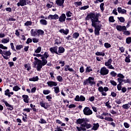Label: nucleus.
<instances>
[{
    "label": "nucleus",
    "mask_w": 131,
    "mask_h": 131,
    "mask_svg": "<svg viewBox=\"0 0 131 131\" xmlns=\"http://www.w3.org/2000/svg\"><path fill=\"white\" fill-rule=\"evenodd\" d=\"M99 17H100V13H97L95 12H91L88 14L85 17V20H91L92 26H95V25H98L101 21L99 20Z\"/></svg>",
    "instance_id": "f257e3e1"
},
{
    "label": "nucleus",
    "mask_w": 131,
    "mask_h": 131,
    "mask_svg": "<svg viewBox=\"0 0 131 131\" xmlns=\"http://www.w3.org/2000/svg\"><path fill=\"white\" fill-rule=\"evenodd\" d=\"M89 121L90 120L87 118H79L76 120V123H77V124H81V127L89 129L92 127V125L91 124L87 123V122H89Z\"/></svg>",
    "instance_id": "f03ea898"
},
{
    "label": "nucleus",
    "mask_w": 131,
    "mask_h": 131,
    "mask_svg": "<svg viewBox=\"0 0 131 131\" xmlns=\"http://www.w3.org/2000/svg\"><path fill=\"white\" fill-rule=\"evenodd\" d=\"M34 59L35 61L33 63L34 66H36L37 71H40V70L42 68V66H45V65L48 63L47 60H43L41 61L36 57H34Z\"/></svg>",
    "instance_id": "7ed1b4c3"
},
{
    "label": "nucleus",
    "mask_w": 131,
    "mask_h": 131,
    "mask_svg": "<svg viewBox=\"0 0 131 131\" xmlns=\"http://www.w3.org/2000/svg\"><path fill=\"white\" fill-rule=\"evenodd\" d=\"M94 78L92 77H89L88 79H86L83 82V85H89L91 84L93 85V84H95V82H94Z\"/></svg>",
    "instance_id": "20e7f679"
},
{
    "label": "nucleus",
    "mask_w": 131,
    "mask_h": 131,
    "mask_svg": "<svg viewBox=\"0 0 131 131\" xmlns=\"http://www.w3.org/2000/svg\"><path fill=\"white\" fill-rule=\"evenodd\" d=\"M93 27H94V33L96 35H100V31L101 30V25H95V26H92Z\"/></svg>",
    "instance_id": "39448f33"
},
{
    "label": "nucleus",
    "mask_w": 131,
    "mask_h": 131,
    "mask_svg": "<svg viewBox=\"0 0 131 131\" xmlns=\"http://www.w3.org/2000/svg\"><path fill=\"white\" fill-rule=\"evenodd\" d=\"M12 55V53H11V51H3V54L2 56L4 58V59H5V60H8L9 59V57Z\"/></svg>",
    "instance_id": "423d86ee"
},
{
    "label": "nucleus",
    "mask_w": 131,
    "mask_h": 131,
    "mask_svg": "<svg viewBox=\"0 0 131 131\" xmlns=\"http://www.w3.org/2000/svg\"><path fill=\"white\" fill-rule=\"evenodd\" d=\"M83 112L84 114V115H87V116H90V115H92V114H93V111L91 110V109L86 106L85 107L83 110Z\"/></svg>",
    "instance_id": "0eeeda50"
},
{
    "label": "nucleus",
    "mask_w": 131,
    "mask_h": 131,
    "mask_svg": "<svg viewBox=\"0 0 131 131\" xmlns=\"http://www.w3.org/2000/svg\"><path fill=\"white\" fill-rule=\"evenodd\" d=\"M112 58H110L107 61L105 62V66H106L108 69H115L112 64Z\"/></svg>",
    "instance_id": "6e6552de"
},
{
    "label": "nucleus",
    "mask_w": 131,
    "mask_h": 131,
    "mask_svg": "<svg viewBox=\"0 0 131 131\" xmlns=\"http://www.w3.org/2000/svg\"><path fill=\"white\" fill-rule=\"evenodd\" d=\"M108 73H109V70L107 69L105 67L101 68L100 70V74L101 75H107Z\"/></svg>",
    "instance_id": "1a4fd4ad"
},
{
    "label": "nucleus",
    "mask_w": 131,
    "mask_h": 131,
    "mask_svg": "<svg viewBox=\"0 0 131 131\" xmlns=\"http://www.w3.org/2000/svg\"><path fill=\"white\" fill-rule=\"evenodd\" d=\"M27 5V0H19L18 3H17V7H24Z\"/></svg>",
    "instance_id": "9d476101"
},
{
    "label": "nucleus",
    "mask_w": 131,
    "mask_h": 131,
    "mask_svg": "<svg viewBox=\"0 0 131 131\" xmlns=\"http://www.w3.org/2000/svg\"><path fill=\"white\" fill-rule=\"evenodd\" d=\"M58 21L61 22V23L65 22L66 20V15L64 13L61 14V15L58 17Z\"/></svg>",
    "instance_id": "9b49d317"
},
{
    "label": "nucleus",
    "mask_w": 131,
    "mask_h": 131,
    "mask_svg": "<svg viewBox=\"0 0 131 131\" xmlns=\"http://www.w3.org/2000/svg\"><path fill=\"white\" fill-rule=\"evenodd\" d=\"M50 51L51 52V53H52V54H56L57 55H60V54H59V53H58L57 50H58V47H51L50 48Z\"/></svg>",
    "instance_id": "f8f14e48"
},
{
    "label": "nucleus",
    "mask_w": 131,
    "mask_h": 131,
    "mask_svg": "<svg viewBox=\"0 0 131 131\" xmlns=\"http://www.w3.org/2000/svg\"><path fill=\"white\" fill-rule=\"evenodd\" d=\"M47 84L48 86L52 88V86H57L58 85V83L56 81H49L47 82Z\"/></svg>",
    "instance_id": "ddd939ff"
},
{
    "label": "nucleus",
    "mask_w": 131,
    "mask_h": 131,
    "mask_svg": "<svg viewBox=\"0 0 131 131\" xmlns=\"http://www.w3.org/2000/svg\"><path fill=\"white\" fill-rule=\"evenodd\" d=\"M48 19H51V20H57V19H59V15H58V14H50L48 16Z\"/></svg>",
    "instance_id": "4468645a"
},
{
    "label": "nucleus",
    "mask_w": 131,
    "mask_h": 131,
    "mask_svg": "<svg viewBox=\"0 0 131 131\" xmlns=\"http://www.w3.org/2000/svg\"><path fill=\"white\" fill-rule=\"evenodd\" d=\"M3 102L4 103V104H5V105L6 106V107H9V110H10L11 111H12V110H14V107H13V105L9 104V103H8V102L3 100Z\"/></svg>",
    "instance_id": "2eb2a0df"
},
{
    "label": "nucleus",
    "mask_w": 131,
    "mask_h": 131,
    "mask_svg": "<svg viewBox=\"0 0 131 131\" xmlns=\"http://www.w3.org/2000/svg\"><path fill=\"white\" fill-rule=\"evenodd\" d=\"M64 2H65V0H56L55 3L57 6L63 7Z\"/></svg>",
    "instance_id": "dca6fc26"
},
{
    "label": "nucleus",
    "mask_w": 131,
    "mask_h": 131,
    "mask_svg": "<svg viewBox=\"0 0 131 131\" xmlns=\"http://www.w3.org/2000/svg\"><path fill=\"white\" fill-rule=\"evenodd\" d=\"M116 29L118 30V31H123V30H126V27H125V26H117Z\"/></svg>",
    "instance_id": "f3484780"
},
{
    "label": "nucleus",
    "mask_w": 131,
    "mask_h": 131,
    "mask_svg": "<svg viewBox=\"0 0 131 131\" xmlns=\"http://www.w3.org/2000/svg\"><path fill=\"white\" fill-rule=\"evenodd\" d=\"M117 11L119 13V14H126V10L125 9H122L121 7H118Z\"/></svg>",
    "instance_id": "a211bd4d"
},
{
    "label": "nucleus",
    "mask_w": 131,
    "mask_h": 131,
    "mask_svg": "<svg viewBox=\"0 0 131 131\" xmlns=\"http://www.w3.org/2000/svg\"><path fill=\"white\" fill-rule=\"evenodd\" d=\"M22 97L25 103H26V104H28V103H29V96H28V95H24Z\"/></svg>",
    "instance_id": "6ab92c4d"
},
{
    "label": "nucleus",
    "mask_w": 131,
    "mask_h": 131,
    "mask_svg": "<svg viewBox=\"0 0 131 131\" xmlns=\"http://www.w3.org/2000/svg\"><path fill=\"white\" fill-rule=\"evenodd\" d=\"M70 71V72H74V70L72 68H70L69 65H66L64 66V71Z\"/></svg>",
    "instance_id": "aec40b11"
},
{
    "label": "nucleus",
    "mask_w": 131,
    "mask_h": 131,
    "mask_svg": "<svg viewBox=\"0 0 131 131\" xmlns=\"http://www.w3.org/2000/svg\"><path fill=\"white\" fill-rule=\"evenodd\" d=\"M100 127V125L98 123H94L93 126L91 128L92 130H98V129Z\"/></svg>",
    "instance_id": "412c9836"
},
{
    "label": "nucleus",
    "mask_w": 131,
    "mask_h": 131,
    "mask_svg": "<svg viewBox=\"0 0 131 131\" xmlns=\"http://www.w3.org/2000/svg\"><path fill=\"white\" fill-rule=\"evenodd\" d=\"M130 105H131V101H130L127 104H123L122 105V108L123 109H125V110H127V109H129V108L130 107Z\"/></svg>",
    "instance_id": "4be33fe9"
},
{
    "label": "nucleus",
    "mask_w": 131,
    "mask_h": 131,
    "mask_svg": "<svg viewBox=\"0 0 131 131\" xmlns=\"http://www.w3.org/2000/svg\"><path fill=\"white\" fill-rule=\"evenodd\" d=\"M39 105L41 106V107H42L45 109H48V106L46 105H48V103L45 102L43 101H41L39 102Z\"/></svg>",
    "instance_id": "5701e85b"
},
{
    "label": "nucleus",
    "mask_w": 131,
    "mask_h": 131,
    "mask_svg": "<svg viewBox=\"0 0 131 131\" xmlns=\"http://www.w3.org/2000/svg\"><path fill=\"white\" fill-rule=\"evenodd\" d=\"M31 34L32 36H38V33H37V30H34V29H32L31 30Z\"/></svg>",
    "instance_id": "b1692460"
},
{
    "label": "nucleus",
    "mask_w": 131,
    "mask_h": 131,
    "mask_svg": "<svg viewBox=\"0 0 131 131\" xmlns=\"http://www.w3.org/2000/svg\"><path fill=\"white\" fill-rule=\"evenodd\" d=\"M49 58V54H48V52H45L44 54L41 56V59L42 61H43V60H47Z\"/></svg>",
    "instance_id": "393cba45"
},
{
    "label": "nucleus",
    "mask_w": 131,
    "mask_h": 131,
    "mask_svg": "<svg viewBox=\"0 0 131 131\" xmlns=\"http://www.w3.org/2000/svg\"><path fill=\"white\" fill-rule=\"evenodd\" d=\"M59 32H60V33H63V34H66V35H67L69 33V30H68V29H66V30L60 29L59 30Z\"/></svg>",
    "instance_id": "a878e982"
},
{
    "label": "nucleus",
    "mask_w": 131,
    "mask_h": 131,
    "mask_svg": "<svg viewBox=\"0 0 131 131\" xmlns=\"http://www.w3.org/2000/svg\"><path fill=\"white\" fill-rule=\"evenodd\" d=\"M117 77H119V78H117V80L118 82H119V79H124V76L122 74L119 73L117 75Z\"/></svg>",
    "instance_id": "bb28decb"
},
{
    "label": "nucleus",
    "mask_w": 131,
    "mask_h": 131,
    "mask_svg": "<svg viewBox=\"0 0 131 131\" xmlns=\"http://www.w3.org/2000/svg\"><path fill=\"white\" fill-rule=\"evenodd\" d=\"M1 42L2 43H8V42H10V38L9 37L3 38L2 39Z\"/></svg>",
    "instance_id": "cd10ccee"
},
{
    "label": "nucleus",
    "mask_w": 131,
    "mask_h": 131,
    "mask_svg": "<svg viewBox=\"0 0 131 131\" xmlns=\"http://www.w3.org/2000/svg\"><path fill=\"white\" fill-rule=\"evenodd\" d=\"M64 52H65V49H64V48L62 47H59L58 48V52H57V53H58V54H63Z\"/></svg>",
    "instance_id": "c85d7f7f"
},
{
    "label": "nucleus",
    "mask_w": 131,
    "mask_h": 131,
    "mask_svg": "<svg viewBox=\"0 0 131 131\" xmlns=\"http://www.w3.org/2000/svg\"><path fill=\"white\" fill-rule=\"evenodd\" d=\"M95 55L96 56H102V57H104V56H105V52H104V51L97 52L95 53Z\"/></svg>",
    "instance_id": "c756f323"
},
{
    "label": "nucleus",
    "mask_w": 131,
    "mask_h": 131,
    "mask_svg": "<svg viewBox=\"0 0 131 131\" xmlns=\"http://www.w3.org/2000/svg\"><path fill=\"white\" fill-rule=\"evenodd\" d=\"M119 113L118 111L115 112L114 110H110V113H111V114H118V115H120L121 113V111H120V110H119Z\"/></svg>",
    "instance_id": "7c9ffc66"
},
{
    "label": "nucleus",
    "mask_w": 131,
    "mask_h": 131,
    "mask_svg": "<svg viewBox=\"0 0 131 131\" xmlns=\"http://www.w3.org/2000/svg\"><path fill=\"white\" fill-rule=\"evenodd\" d=\"M29 81H37L38 80V76L33 77L32 78H29Z\"/></svg>",
    "instance_id": "2f4dec72"
},
{
    "label": "nucleus",
    "mask_w": 131,
    "mask_h": 131,
    "mask_svg": "<svg viewBox=\"0 0 131 131\" xmlns=\"http://www.w3.org/2000/svg\"><path fill=\"white\" fill-rule=\"evenodd\" d=\"M54 90V93L55 94H59V93H60V88H59V86H55L53 88Z\"/></svg>",
    "instance_id": "473e14b6"
},
{
    "label": "nucleus",
    "mask_w": 131,
    "mask_h": 131,
    "mask_svg": "<svg viewBox=\"0 0 131 131\" xmlns=\"http://www.w3.org/2000/svg\"><path fill=\"white\" fill-rule=\"evenodd\" d=\"M40 23L42 25H48V21L46 19H41L40 20Z\"/></svg>",
    "instance_id": "72a5a7b5"
},
{
    "label": "nucleus",
    "mask_w": 131,
    "mask_h": 131,
    "mask_svg": "<svg viewBox=\"0 0 131 131\" xmlns=\"http://www.w3.org/2000/svg\"><path fill=\"white\" fill-rule=\"evenodd\" d=\"M37 32L38 33V36L39 37V35H43L45 32L42 31V30H38L37 31Z\"/></svg>",
    "instance_id": "f704fd0d"
},
{
    "label": "nucleus",
    "mask_w": 131,
    "mask_h": 131,
    "mask_svg": "<svg viewBox=\"0 0 131 131\" xmlns=\"http://www.w3.org/2000/svg\"><path fill=\"white\" fill-rule=\"evenodd\" d=\"M79 37V34L78 32H75L73 34V38H75V39L78 38Z\"/></svg>",
    "instance_id": "c9c22d12"
},
{
    "label": "nucleus",
    "mask_w": 131,
    "mask_h": 131,
    "mask_svg": "<svg viewBox=\"0 0 131 131\" xmlns=\"http://www.w3.org/2000/svg\"><path fill=\"white\" fill-rule=\"evenodd\" d=\"M130 55H128L127 56H126L125 59V62H126V63H130Z\"/></svg>",
    "instance_id": "e433bc0d"
},
{
    "label": "nucleus",
    "mask_w": 131,
    "mask_h": 131,
    "mask_svg": "<svg viewBox=\"0 0 131 131\" xmlns=\"http://www.w3.org/2000/svg\"><path fill=\"white\" fill-rule=\"evenodd\" d=\"M93 71V69H92V68L91 67H87L85 70L86 73H89V72H91Z\"/></svg>",
    "instance_id": "4c0bfd02"
},
{
    "label": "nucleus",
    "mask_w": 131,
    "mask_h": 131,
    "mask_svg": "<svg viewBox=\"0 0 131 131\" xmlns=\"http://www.w3.org/2000/svg\"><path fill=\"white\" fill-rule=\"evenodd\" d=\"M43 95H49L51 94V90H43Z\"/></svg>",
    "instance_id": "58836bf2"
},
{
    "label": "nucleus",
    "mask_w": 131,
    "mask_h": 131,
    "mask_svg": "<svg viewBox=\"0 0 131 131\" xmlns=\"http://www.w3.org/2000/svg\"><path fill=\"white\" fill-rule=\"evenodd\" d=\"M32 25V21H27L25 23V26H31Z\"/></svg>",
    "instance_id": "ea45409f"
},
{
    "label": "nucleus",
    "mask_w": 131,
    "mask_h": 131,
    "mask_svg": "<svg viewBox=\"0 0 131 131\" xmlns=\"http://www.w3.org/2000/svg\"><path fill=\"white\" fill-rule=\"evenodd\" d=\"M19 90H21V88L18 86H15L13 88V91H14L15 92H18Z\"/></svg>",
    "instance_id": "a19ab883"
},
{
    "label": "nucleus",
    "mask_w": 131,
    "mask_h": 131,
    "mask_svg": "<svg viewBox=\"0 0 131 131\" xmlns=\"http://www.w3.org/2000/svg\"><path fill=\"white\" fill-rule=\"evenodd\" d=\"M57 79L59 82H62L63 81V78L61 76H57Z\"/></svg>",
    "instance_id": "79ce46f5"
},
{
    "label": "nucleus",
    "mask_w": 131,
    "mask_h": 131,
    "mask_svg": "<svg viewBox=\"0 0 131 131\" xmlns=\"http://www.w3.org/2000/svg\"><path fill=\"white\" fill-rule=\"evenodd\" d=\"M119 82V84L117 85L118 90L121 91V89L122 88L121 85H122V84L120 82Z\"/></svg>",
    "instance_id": "37998d69"
},
{
    "label": "nucleus",
    "mask_w": 131,
    "mask_h": 131,
    "mask_svg": "<svg viewBox=\"0 0 131 131\" xmlns=\"http://www.w3.org/2000/svg\"><path fill=\"white\" fill-rule=\"evenodd\" d=\"M39 123L42 124H46L47 123V121L46 120L43 119V118H41L40 120L39 121Z\"/></svg>",
    "instance_id": "c03bdc74"
},
{
    "label": "nucleus",
    "mask_w": 131,
    "mask_h": 131,
    "mask_svg": "<svg viewBox=\"0 0 131 131\" xmlns=\"http://www.w3.org/2000/svg\"><path fill=\"white\" fill-rule=\"evenodd\" d=\"M105 105L107 108H108V109H111V108H112V106L110 105V103H109V101L105 102Z\"/></svg>",
    "instance_id": "a18cd8bd"
},
{
    "label": "nucleus",
    "mask_w": 131,
    "mask_h": 131,
    "mask_svg": "<svg viewBox=\"0 0 131 131\" xmlns=\"http://www.w3.org/2000/svg\"><path fill=\"white\" fill-rule=\"evenodd\" d=\"M126 42L127 45H129L131 43V37H128L126 39Z\"/></svg>",
    "instance_id": "49530a36"
},
{
    "label": "nucleus",
    "mask_w": 131,
    "mask_h": 131,
    "mask_svg": "<svg viewBox=\"0 0 131 131\" xmlns=\"http://www.w3.org/2000/svg\"><path fill=\"white\" fill-rule=\"evenodd\" d=\"M105 120L106 121H113V118L111 117H105L104 118Z\"/></svg>",
    "instance_id": "de8ad7c7"
},
{
    "label": "nucleus",
    "mask_w": 131,
    "mask_h": 131,
    "mask_svg": "<svg viewBox=\"0 0 131 131\" xmlns=\"http://www.w3.org/2000/svg\"><path fill=\"white\" fill-rule=\"evenodd\" d=\"M74 5L76 7H78L79 6H81L82 3H81V2H77L74 3Z\"/></svg>",
    "instance_id": "09e8293b"
},
{
    "label": "nucleus",
    "mask_w": 131,
    "mask_h": 131,
    "mask_svg": "<svg viewBox=\"0 0 131 131\" xmlns=\"http://www.w3.org/2000/svg\"><path fill=\"white\" fill-rule=\"evenodd\" d=\"M110 74L112 77H116V75H117V73H116L114 71H112L110 73Z\"/></svg>",
    "instance_id": "8fccbe9b"
},
{
    "label": "nucleus",
    "mask_w": 131,
    "mask_h": 131,
    "mask_svg": "<svg viewBox=\"0 0 131 131\" xmlns=\"http://www.w3.org/2000/svg\"><path fill=\"white\" fill-rule=\"evenodd\" d=\"M104 47L106 49H109V48H111V45L108 42H106L104 43Z\"/></svg>",
    "instance_id": "3c124183"
},
{
    "label": "nucleus",
    "mask_w": 131,
    "mask_h": 131,
    "mask_svg": "<svg viewBox=\"0 0 131 131\" xmlns=\"http://www.w3.org/2000/svg\"><path fill=\"white\" fill-rule=\"evenodd\" d=\"M110 83L112 85H114V86H116V85H117V83H116L114 80H111Z\"/></svg>",
    "instance_id": "603ef678"
},
{
    "label": "nucleus",
    "mask_w": 131,
    "mask_h": 131,
    "mask_svg": "<svg viewBox=\"0 0 131 131\" xmlns=\"http://www.w3.org/2000/svg\"><path fill=\"white\" fill-rule=\"evenodd\" d=\"M41 51V48L40 47H38L37 49L35 51V53L38 54V53H40Z\"/></svg>",
    "instance_id": "864d4df0"
},
{
    "label": "nucleus",
    "mask_w": 131,
    "mask_h": 131,
    "mask_svg": "<svg viewBox=\"0 0 131 131\" xmlns=\"http://www.w3.org/2000/svg\"><path fill=\"white\" fill-rule=\"evenodd\" d=\"M118 20H119L120 22L123 23L125 21L124 17H118Z\"/></svg>",
    "instance_id": "5fc2aeb1"
},
{
    "label": "nucleus",
    "mask_w": 131,
    "mask_h": 131,
    "mask_svg": "<svg viewBox=\"0 0 131 131\" xmlns=\"http://www.w3.org/2000/svg\"><path fill=\"white\" fill-rule=\"evenodd\" d=\"M109 21H110V22H112V23L115 22V20L114 19V17L110 16L109 17Z\"/></svg>",
    "instance_id": "6e6d98bb"
},
{
    "label": "nucleus",
    "mask_w": 131,
    "mask_h": 131,
    "mask_svg": "<svg viewBox=\"0 0 131 131\" xmlns=\"http://www.w3.org/2000/svg\"><path fill=\"white\" fill-rule=\"evenodd\" d=\"M0 49L2 50H8V47L4 46L3 44H0Z\"/></svg>",
    "instance_id": "4d7b16f0"
},
{
    "label": "nucleus",
    "mask_w": 131,
    "mask_h": 131,
    "mask_svg": "<svg viewBox=\"0 0 131 131\" xmlns=\"http://www.w3.org/2000/svg\"><path fill=\"white\" fill-rule=\"evenodd\" d=\"M124 126L125 128H129L130 125L127 122H124Z\"/></svg>",
    "instance_id": "13d9d810"
},
{
    "label": "nucleus",
    "mask_w": 131,
    "mask_h": 131,
    "mask_svg": "<svg viewBox=\"0 0 131 131\" xmlns=\"http://www.w3.org/2000/svg\"><path fill=\"white\" fill-rule=\"evenodd\" d=\"M89 8H90V6L86 5L85 6L81 7L80 8V10H86V9H89Z\"/></svg>",
    "instance_id": "bf43d9fd"
},
{
    "label": "nucleus",
    "mask_w": 131,
    "mask_h": 131,
    "mask_svg": "<svg viewBox=\"0 0 131 131\" xmlns=\"http://www.w3.org/2000/svg\"><path fill=\"white\" fill-rule=\"evenodd\" d=\"M84 101H85V97L82 95H81L80 96V101L83 102Z\"/></svg>",
    "instance_id": "052dcab7"
},
{
    "label": "nucleus",
    "mask_w": 131,
    "mask_h": 131,
    "mask_svg": "<svg viewBox=\"0 0 131 131\" xmlns=\"http://www.w3.org/2000/svg\"><path fill=\"white\" fill-rule=\"evenodd\" d=\"M75 101H76L77 102H80V97H79L78 95H77L76 97L74 99Z\"/></svg>",
    "instance_id": "680f3d73"
},
{
    "label": "nucleus",
    "mask_w": 131,
    "mask_h": 131,
    "mask_svg": "<svg viewBox=\"0 0 131 131\" xmlns=\"http://www.w3.org/2000/svg\"><path fill=\"white\" fill-rule=\"evenodd\" d=\"M112 13L114 14V15H116V16H117V15H118V13H117V9L116 8L114 9Z\"/></svg>",
    "instance_id": "e2e57ef3"
},
{
    "label": "nucleus",
    "mask_w": 131,
    "mask_h": 131,
    "mask_svg": "<svg viewBox=\"0 0 131 131\" xmlns=\"http://www.w3.org/2000/svg\"><path fill=\"white\" fill-rule=\"evenodd\" d=\"M104 3L100 4V9L102 11V12L104 11Z\"/></svg>",
    "instance_id": "0e129e2a"
},
{
    "label": "nucleus",
    "mask_w": 131,
    "mask_h": 131,
    "mask_svg": "<svg viewBox=\"0 0 131 131\" xmlns=\"http://www.w3.org/2000/svg\"><path fill=\"white\" fill-rule=\"evenodd\" d=\"M119 82H120L122 84V82H124V83H127L126 80L123 79H119Z\"/></svg>",
    "instance_id": "69168bd1"
},
{
    "label": "nucleus",
    "mask_w": 131,
    "mask_h": 131,
    "mask_svg": "<svg viewBox=\"0 0 131 131\" xmlns=\"http://www.w3.org/2000/svg\"><path fill=\"white\" fill-rule=\"evenodd\" d=\"M16 49L17 50H21V49H23V45H17L16 46Z\"/></svg>",
    "instance_id": "338daca9"
},
{
    "label": "nucleus",
    "mask_w": 131,
    "mask_h": 131,
    "mask_svg": "<svg viewBox=\"0 0 131 131\" xmlns=\"http://www.w3.org/2000/svg\"><path fill=\"white\" fill-rule=\"evenodd\" d=\"M66 16L67 17H71V16H72V13H71L70 11H68L66 13Z\"/></svg>",
    "instance_id": "774afa93"
}]
</instances>
